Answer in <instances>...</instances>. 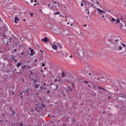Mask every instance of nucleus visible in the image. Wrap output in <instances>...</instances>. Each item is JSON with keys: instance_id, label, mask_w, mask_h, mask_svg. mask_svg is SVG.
<instances>
[{"instance_id": "obj_27", "label": "nucleus", "mask_w": 126, "mask_h": 126, "mask_svg": "<svg viewBox=\"0 0 126 126\" xmlns=\"http://www.w3.org/2000/svg\"><path fill=\"white\" fill-rule=\"evenodd\" d=\"M20 96H21V98L22 99V98H23V95H22V93H20Z\"/></svg>"}, {"instance_id": "obj_46", "label": "nucleus", "mask_w": 126, "mask_h": 126, "mask_svg": "<svg viewBox=\"0 0 126 126\" xmlns=\"http://www.w3.org/2000/svg\"><path fill=\"white\" fill-rule=\"evenodd\" d=\"M84 26L85 27H87V25H84Z\"/></svg>"}, {"instance_id": "obj_9", "label": "nucleus", "mask_w": 126, "mask_h": 126, "mask_svg": "<svg viewBox=\"0 0 126 126\" xmlns=\"http://www.w3.org/2000/svg\"><path fill=\"white\" fill-rule=\"evenodd\" d=\"M17 21H19V18L16 16L15 17V20H14V22L16 24H17L18 23Z\"/></svg>"}, {"instance_id": "obj_56", "label": "nucleus", "mask_w": 126, "mask_h": 126, "mask_svg": "<svg viewBox=\"0 0 126 126\" xmlns=\"http://www.w3.org/2000/svg\"><path fill=\"white\" fill-rule=\"evenodd\" d=\"M34 2H37V0H34Z\"/></svg>"}, {"instance_id": "obj_55", "label": "nucleus", "mask_w": 126, "mask_h": 126, "mask_svg": "<svg viewBox=\"0 0 126 126\" xmlns=\"http://www.w3.org/2000/svg\"><path fill=\"white\" fill-rule=\"evenodd\" d=\"M54 3L56 4V3H57V2L56 1H55V2H54Z\"/></svg>"}, {"instance_id": "obj_37", "label": "nucleus", "mask_w": 126, "mask_h": 126, "mask_svg": "<svg viewBox=\"0 0 126 126\" xmlns=\"http://www.w3.org/2000/svg\"><path fill=\"white\" fill-rule=\"evenodd\" d=\"M71 85L72 86V88H74V85H73V84H72Z\"/></svg>"}, {"instance_id": "obj_25", "label": "nucleus", "mask_w": 126, "mask_h": 126, "mask_svg": "<svg viewBox=\"0 0 126 126\" xmlns=\"http://www.w3.org/2000/svg\"><path fill=\"white\" fill-rule=\"evenodd\" d=\"M58 14H60V12H59L54 13V15H58Z\"/></svg>"}, {"instance_id": "obj_64", "label": "nucleus", "mask_w": 126, "mask_h": 126, "mask_svg": "<svg viewBox=\"0 0 126 126\" xmlns=\"http://www.w3.org/2000/svg\"><path fill=\"white\" fill-rule=\"evenodd\" d=\"M34 126H37V125H35Z\"/></svg>"}, {"instance_id": "obj_51", "label": "nucleus", "mask_w": 126, "mask_h": 126, "mask_svg": "<svg viewBox=\"0 0 126 126\" xmlns=\"http://www.w3.org/2000/svg\"><path fill=\"white\" fill-rule=\"evenodd\" d=\"M34 62H35V63H37V60H34Z\"/></svg>"}, {"instance_id": "obj_33", "label": "nucleus", "mask_w": 126, "mask_h": 126, "mask_svg": "<svg viewBox=\"0 0 126 126\" xmlns=\"http://www.w3.org/2000/svg\"><path fill=\"white\" fill-rule=\"evenodd\" d=\"M20 126H23V124L22 123H20Z\"/></svg>"}, {"instance_id": "obj_22", "label": "nucleus", "mask_w": 126, "mask_h": 126, "mask_svg": "<svg viewBox=\"0 0 126 126\" xmlns=\"http://www.w3.org/2000/svg\"><path fill=\"white\" fill-rule=\"evenodd\" d=\"M58 46L59 48H62L63 47V45L61 43H59Z\"/></svg>"}, {"instance_id": "obj_31", "label": "nucleus", "mask_w": 126, "mask_h": 126, "mask_svg": "<svg viewBox=\"0 0 126 126\" xmlns=\"http://www.w3.org/2000/svg\"><path fill=\"white\" fill-rule=\"evenodd\" d=\"M84 82V83H86L87 84H88V82L87 81H85Z\"/></svg>"}, {"instance_id": "obj_48", "label": "nucleus", "mask_w": 126, "mask_h": 126, "mask_svg": "<svg viewBox=\"0 0 126 126\" xmlns=\"http://www.w3.org/2000/svg\"><path fill=\"white\" fill-rule=\"evenodd\" d=\"M55 82H57V81H58V80L55 79Z\"/></svg>"}, {"instance_id": "obj_40", "label": "nucleus", "mask_w": 126, "mask_h": 126, "mask_svg": "<svg viewBox=\"0 0 126 126\" xmlns=\"http://www.w3.org/2000/svg\"><path fill=\"white\" fill-rule=\"evenodd\" d=\"M102 18H104L105 17V15H102Z\"/></svg>"}, {"instance_id": "obj_35", "label": "nucleus", "mask_w": 126, "mask_h": 126, "mask_svg": "<svg viewBox=\"0 0 126 126\" xmlns=\"http://www.w3.org/2000/svg\"><path fill=\"white\" fill-rule=\"evenodd\" d=\"M30 15H31V16H33V13H30Z\"/></svg>"}, {"instance_id": "obj_61", "label": "nucleus", "mask_w": 126, "mask_h": 126, "mask_svg": "<svg viewBox=\"0 0 126 126\" xmlns=\"http://www.w3.org/2000/svg\"><path fill=\"white\" fill-rule=\"evenodd\" d=\"M89 87H90V85H88Z\"/></svg>"}, {"instance_id": "obj_18", "label": "nucleus", "mask_w": 126, "mask_h": 126, "mask_svg": "<svg viewBox=\"0 0 126 126\" xmlns=\"http://www.w3.org/2000/svg\"><path fill=\"white\" fill-rule=\"evenodd\" d=\"M40 89H43V90H46V88H45V87L44 86H41L40 87Z\"/></svg>"}, {"instance_id": "obj_16", "label": "nucleus", "mask_w": 126, "mask_h": 126, "mask_svg": "<svg viewBox=\"0 0 126 126\" xmlns=\"http://www.w3.org/2000/svg\"><path fill=\"white\" fill-rule=\"evenodd\" d=\"M11 57L12 58V60H13L15 62V63H17V61H16V60L14 59V58H15V56H11Z\"/></svg>"}, {"instance_id": "obj_45", "label": "nucleus", "mask_w": 126, "mask_h": 126, "mask_svg": "<svg viewBox=\"0 0 126 126\" xmlns=\"http://www.w3.org/2000/svg\"><path fill=\"white\" fill-rule=\"evenodd\" d=\"M86 10H87V11H89V9L87 8V9H86Z\"/></svg>"}, {"instance_id": "obj_52", "label": "nucleus", "mask_w": 126, "mask_h": 126, "mask_svg": "<svg viewBox=\"0 0 126 126\" xmlns=\"http://www.w3.org/2000/svg\"><path fill=\"white\" fill-rule=\"evenodd\" d=\"M115 42H118V39H116Z\"/></svg>"}, {"instance_id": "obj_4", "label": "nucleus", "mask_w": 126, "mask_h": 126, "mask_svg": "<svg viewBox=\"0 0 126 126\" xmlns=\"http://www.w3.org/2000/svg\"><path fill=\"white\" fill-rule=\"evenodd\" d=\"M97 13H100L101 15H103L106 14V11L103 10H101L100 8H97Z\"/></svg>"}, {"instance_id": "obj_21", "label": "nucleus", "mask_w": 126, "mask_h": 126, "mask_svg": "<svg viewBox=\"0 0 126 126\" xmlns=\"http://www.w3.org/2000/svg\"><path fill=\"white\" fill-rule=\"evenodd\" d=\"M116 21V19L114 18H112L111 19V22H115V21Z\"/></svg>"}, {"instance_id": "obj_44", "label": "nucleus", "mask_w": 126, "mask_h": 126, "mask_svg": "<svg viewBox=\"0 0 126 126\" xmlns=\"http://www.w3.org/2000/svg\"><path fill=\"white\" fill-rule=\"evenodd\" d=\"M41 72H42V73H44V71H43V70H41Z\"/></svg>"}, {"instance_id": "obj_15", "label": "nucleus", "mask_w": 126, "mask_h": 126, "mask_svg": "<svg viewBox=\"0 0 126 126\" xmlns=\"http://www.w3.org/2000/svg\"><path fill=\"white\" fill-rule=\"evenodd\" d=\"M20 65H21V63H18L17 64V67L18 68V67H20Z\"/></svg>"}, {"instance_id": "obj_32", "label": "nucleus", "mask_w": 126, "mask_h": 126, "mask_svg": "<svg viewBox=\"0 0 126 126\" xmlns=\"http://www.w3.org/2000/svg\"><path fill=\"white\" fill-rule=\"evenodd\" d=\"M120 51H122V46H119Z\"/></svg>"}, {"instance_id": "obj_49", "label": "nucleus", "mask_w": 126, "mask_h": 126, "mask_svg": "<svg viewBox=\"0 0 126 126\" xmlns=\"http://www.w3.org/2000/svg\"><path fill=\"white\" fill-rule=\"evenodd\" d=\"M14 52H17V51L16 50V49H14Z\"/></svg>"}, {"instance_id": "obj_2", "label": "nucleus", "mask_w": 126, "mask_h": 126, "mask_svg": "<svg viewBox=\"0 0 126 126\" xmlns=\"http://www.w3.org/2000/svg\"><path fill=\"white\" fill-rule=\"evenodd\" d=\"M34 84L35 85V88L38 89L40 87V82L38 81L37 79L34 80L33 81Z\"/></svg>"}, {"instance_id": "obj_42", "label": "nucleus", "mask_w": 126, "mask_h": 126, "mask_svg": "<svg viewBox=\"0 0 126 126\" xmlns=\"http://www.w3.org/2000/svg\"><path fill=\"white\" fill-rule=\"evenodd\" d=\"M33 0H31V3H33Z\"/></svg>"}, {"instance_id": "obj_17", "label": "nucleus", "mask_w": 126, "mask_h": 126, "mask_svg": "<svg viewBox=\"0 0 126 126\" xmlns=\"http://www.w3.org/2000/svg\"><path fill=\"white\" fill-rule=\"evenodd\" d=\"M35 111L37 113H40V111L39 110V109H37V107L35 108Z\"/></svg>"}, {"instance_id": "obj_41", "label": "nucleus", "mask_w": 126, "mask_h": 126, "mask_svg": "<svg viewBox=\"0 0 126 126\" xmlns=\"http://www.w3.org/2000/svg\"><path fill=\"white\" fill-rule=\"evenodd\" d=\"M96 3H97V4H98V5H99V1H96Z\"/></svg>"}, {"instance_id": "obj_28", "label": "nucleus", "mask_w": 126, "mask_h": 126, "mask_svg": "<svg viewBox=\"0 0 126 126\" xmlns=\"http://www.w3.org/2000/svg\"><path fill=\"white\" fill-rule=\"evenodd\" d=\"M38 4H39V3H36L33 4V5L34 6H36V5H38Z\"/></svg>"}, {"instance_id": "obj_3", "label": "nucleus", "mask_w": 126, "mask_h": 126, "mask_svg": "<svg viewBox=\"0 0 126 126\" xmlns=\"http://www.w3.org/2000/svg\"><path fill=\"white\" fill-rule=\"evenodd\" d=\"M105 78H108V77L105 74H102L98 75V77L96 78V79H105Z\"/></svg>"}, {"instance_id": "obj_13", "label": "nucleus", "mask_w": 126, "mask_h": 126, "mask_svg": "<svg viewBox=\"0 0 126 126\" xmlns=\"http://www.w3.org/2000/svg\"><path fill=\"white\" fill-rule=\"evenodd\" d=\"M27 68V66L26 65H23L21 67L22 69H26Z\"/></svg>"}, {"instance_id": "obj_54", "label": "nucleus", "mask_w": 126, "mask_h": 126, "mask_svg": "<svg viewBox=\"0 0 126 126\" xmlns=\"http://www.w3.org/2000/svg\"><path fill=\"white\" fill-rule=\"evenodd\" d=\"M67 24H68V25L69 24V22H67Z\"/></svg>"}, {"instance_id": "obj_12", "label": "nucleus", "mask_w": 126, "mask_h": 126, "mask_svg": "<svg viewBox=\"0 0 126 126\" xmlns=\"http://www.w3.org/2000/svg\"><path fill=\"white\" fill-rule=\"evenodd\" d=\"M31 50V54H30V56H33V53H34V50H33L32 49L30 48Z\"/></svg>"}, {"instance_id": "obj_7", "label": "nucleus", "mask_w": 126, "mask_h": 126, "mask_svg": "<svg viewBox=\"0 0 126 126\" xmlns=\"http://www.w3.org/2000/svg\"><path fill=\"white\" fill-rule=\"evenodd\" d=\"M41 41H43L44 43H47V42H49V39L47 37H45L44 38H42Z\"/></svg>"}, {"instance_id": "obj_50", "label": "nucleus", "mask_w": 126, "mask_h": 126, "mask_svg": "<svg viewBox=\"0 0 126 126\" xmlns=\"http://www.w3.org/2000/svg\"><path fill=\"white\" fill-rule=\"evenodd\" d=\"M43 85H46V84L45 83H43Z\"/></svg>"}, {"instance_id": "obj_29", "label": "nucleus", "mask_w": 126, "mask_h": 126, "mask_svg": "<svg viewBox=\"0 0 126 126\" xmlns=\"http://www.w3.org/2000/svg\"><path fill=\"white\" fill-rule=\"evenodd\" d=\"M122 46H123L124 47V48H126V44L122 43Z\"/></svg>"}, {"instance_id": "obj_39", "label": "nucleus", "mask_w": 126, "mask_h": 126, "mask_svg": "<svg viewBox=\"0 0 126 126\" xmlns=\"http://www.w3.org/2000/svg\"><path fill=\"white\" fill-rule=\"evenodd\" d=\"M47 93H48V94H49V93H51V91H47Z\"/></svg>"}, {"instance_id": "obj_24", "label": "nucleus", "mask_w": 126, "mask_h": 126, "mask_svg": "<svg viewBox=\"0 0 126 126\" xmlns=\"http://www.w3.org/2000/svg\"><path fill=\"white\" fill-rule=\"evenodd\" d=\"M11 113H12L13 115L14 116V114H15V111L11 110Z\"/></svg>"}, {"instance_id": "obj_60", "label": "nucleus", "mask_w": 126, "mask_h": 126, "mask_svg": "<svg viewBox=\"0 0 126 126\" xmlns=\"http://www.w3.org/2000/svg\"><path fill=\"white\" fill-rule=\"evenodd\" d=\"M86 18H88V16H86Z\"/></svg>"}, {"instance_id": "obj_43", "label": "nucleus", "mask_w": 126, "mask_h": 126, "mask_svg": "<svg viewBox=\"0 0 126 126\" xmlns=\"http://www.w3.org/2000/svg\"><path fill=\"white\" fill-rule=\"evenodd\" d=\"M69 58H70V59H72V56L71 55H70V56H69Z\"/></svg>"}, {"instance_id": "obj_5", "label": "nucleus", "mask_w": 126, "mask_h": 126, "mask_svg": "<svg viewBox=\"0 0 126 126\" xmlns=\"http://www.w3.org/2000/svg\"><path fill=\"white\" fill-rule=\"evenodd\" d=\"M38 108H39V109H41V110H44V108H45V105L39 103L38 104Z\"/></svg>"}, {"instance_id": "obj_1", "label": "nucleus", "mask_w": 126, "mask_h": 126, "mask_svg": "<svg viewBox=\"0 0 126 126\" xmlns=\"http://www.w3.org/2000/svg\"><path fill=\"white\" fill-rule=\"evenodd\" d=\"M32 90L31 88H27L25 91H23V92L25 93L26 96H29Z\"/></svg>"}, {"instance_id": "obj_10", "label": "nucleus", "mask_w": 126, "mask_h": 126, "mask_svg": "<svg viewBox=\"0 0 126 126\" xmlns=\"http://www.w3.org/2000/svg\"><path fill=\"white\" fill-rule=\"evenodd\" d=\"M79 52H80V51L78 50V49L76 50L75 54L77 55V56H80V53Z\"/></svg>"}, {"instance_id": "obj_38", "label": "nucleus", "mask_w": 126, "mask_h": 126, "mask_svg": "<svg viewBox=\"0 0 126 126\" xmlns=\"http://www.w3.org/2000/svg\"><path fill=\"white\" fill-rule=\"evenodd\" d=\"M81 6H83V3L81 2Z\"/></svg>"}, {"instance_id": "obj_6", "label": "nucleus", "mask_w": 126, "mask_h": 126, "mask_svg": "<svg viewBox=\"0 0 126 126\" xmlns=\"http://www.w3.org/2000/svg\"><path fill=\"white\" fill-rule=\"evenodd\" d=\"M67 73L66 72L63 71L61 73V75H62V77H66L67 76Z\"/></svg>"}, {"instance_id": "obj_14", "label": "nucleus", "mask_w": 126, "mask_h": 126, "mask_svg": "<svg viewBox=\"0 0 126 126\" xmlns=\"http://www.w3.org/2000/svg\"><path fill=\"white\" fill-rule=\"evenodd\" d=\"M87 76H92V74L91 73H87L86 74Z\"/></svg>"}, {"instance_id": "obj_20", "label": "nucleus", "mask_w": 126, "mask_h": 126, "mask_svg": "<svg viewBox=\"0 0 126 126\" xmlns=\"http://www.w3.org/2000/svg\"><path fill=\"white\" fill-rule=\"evenodd\" d=\"M115 23H120V19L118 18L116 20V22H115Z\"/></svg>"}, {"instance_id": "obj_62", "label": "nucleus", "mask_w": 126, "mask_h": 126, "mask_svg": "<svg viewBox=\"0 0 126 126\" xmlns=\"http://www.w3.org/2000/svg\"><path fill=\"white\" fill-rule=\"evenodd\" d=\"M91 1L93 2V1H94L93 0H92Z\"/></svg>"}, {"instance_id": "obj_23", "label": "nucleus", "mask_w": 126, "mask_h": 126, "mask_svg": "<svg viewBox=\"0 0 126 126\" xmlns=\"http://www.w3.org/2000/svg\"><path fill=\"white\" fill-rule=\"evenodd\" d=\"M69 78H70V79H73V76L71 75H69Z\"/></svg>"}, {"instance_id": "obj_59", "label": "nucleus", "mask_w": 126, "mask_h": 126, "mask_svg": "<svg viewBox=\"0 0 126 126\" xmlns=\"http://www.w3.org/2000/svg\"><path fill=\"white\" fill-rule=\"evenodd\" d=\"M40 11H41V12H43V11H42V10H39Z\"/></svg>"}, {"instance_id": "obj_26", "label": "nucleus", "mask_w": 126, "mask_h": 126, "mask_svg": "<svg viewBox=\"0 0 126 126\" xmlns=\"http://www.w3.org/2000/svg\"><path fill=\"white\" fill-rule=\"evenodd\" d=\"M122 24H123L122 23L119 24V26H120V28H123V27H124V26H122Z\"/></svg>"}, {"instance_id": "obj_53", "label": "nucleus", "mask_w": 126, "mask_h": 126, "mask_svg": "<svg viewBox=\"0 0 126 126\" xmlns=\"http://www.w3.org/2000/svg\"><path fill=\"white\" fill-rule=\"evenodd\" d=\"M94 4H93L92 5H91V6H94Z\"/></svg>"}, {"instance_id": "obj_58", "label": "nucleus", "mask_w": 126, "mask_h": 126, "mask_svg": "<svg viewBox=\"0 0 126 126\" xmlns=\"http://www.w3.org/2000/svg\"><path fill=\"white\" fill-rule=\"evenodd\" d=\"M48 7H50V4L48 5Z\"/></svg>"}, {"instance_id": "obj_34", "label": "nucleus", "mask_w": 126, "mask_h": 126, "mask_svg": "<svg viewBox=\"0 0 126 126\" xmlns=\"http://www.w3.org/2000/svg\"><path fill=\"white\" fill-rule=\"evenodd\" d=\"M63 56H66V52H65V53H63Z\"/></svg>"}, {"instance_id": "obj_11", "label": "nucleus", "mask_w": 126, "mask_h": 126, "mask_svg": "<svg viewBox=\"0 0 126 126\" xmlns=\"http://www.w3.org/2000/svg\"><path fill=\"white\" fill-rule=\"evenodd\" d=\"M92 85L93 89H94V90H96V89H97V85L95 84H93Z\"/></svg>"}, {"instance_id": "obj_30", "label": "nucleus", "mask_w": 126, "mask_h": 126, "mask_svg": "<svg viewBox=\"0 0 126 126\" xmlns=\"http://www.w3.org/2000/svg\"><path fill=\"white\" fill-rule=\"evenodd\" d=\"M120 97L122 98H125V95L123 94L122 95H121Z\"/></svg>"}, {"instance_id": "obj_8", "label": "nucleus", "mask_w": 126, "mask_h": 126, "mask_svg": "<svg viewBox=\"0 0 126 126\" xmlns=\"http://www.w3.org/2000/svg\"><path fill=\"white\" fill-rule=\"evenodd\" d=\"M52 49L54 50H58V46H57L56 44H53L52 45Z\"/></svg>"}, {"instance_id": "obj_63", "label": "nucleus", "mask_w": 126, "mask_h": 126, "mask_svg": "<svg viewBox=\"0 0 126 126\" xmlns=\"http://www.w3.org/2000/svg\"><path fill=\"white\" fill-rule=\"evenodd\" d=\"M103 114H105V112H103Z\"/></svg>"}, {"instance_id": "obj_57", "label": "nucleus", "mask_w": 126, "mask_h": 126, "mask_svg": "<svg viewBox=\"0 0 126 126\" xmlns=\"http://www.w3.org/2000/svg\"><path fill=\"white\" fill-rule=\"evenodd\" d=\"M57 122H58V123H60V120H59L58 121H57Z\"/></svg>"}, {"instance_id": "obj_36", "label": "nucleus", "mask_w": 126, "mask_h": 126, "mask_svg": "<svg viewBox=\"0 0 126 126\" xmlns=\"http://www.w3.org/2000/svg\"><path fill=\"white\" fill-rule=\"evenodd\" d=\"M42 66H43V67L45 66V63H43L42 64Z\"/></svg>"}, {"instance_id": "obj_47", "label": "nucleus", "mask_w": 126, "mask_h": 126, "mask_svg": "<svg viewBox=\"0 0 126 126\" xmlns=\"http://www.w3.org/2000/svg\"><path fill=\"white\" fill-rule=\"evenodd\" d=\"M90 13V12L89 11H88V14H89Z\"/></svg>"}, {"instance_id": "obj_19", "label": "nucleus", "mask_w": 126, "mask_h": 126, "mask_svg": "<svg viewBox=\"0 0 126 126\" xmlns=\"http://www.w3.org/2000/svg\"><path fill=\"white\" fill-rule=\"evenodd\" d=\"M97 88H98V89H101L102 90H105V89H104V88H102V87H100V86H98V87H97Z\"/></svg>"}]
</instances>
